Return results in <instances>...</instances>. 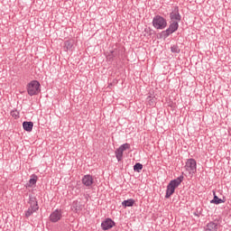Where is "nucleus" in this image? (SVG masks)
<instances>
[{
    "mask_svg": "<svg viewBox=\"0 0 231 231\" xmlns=\"http://www.w3.org/2000/svg\"><path fill=\"white\" fill-rule=\"evenodd\" d=\"M49 219L51 223H59L62 219V210L55 209L52 213H51Z\"/></svg>",
    "mask_w": 231,
    "mask_h": 231,
    "instance_id": "nucleus-7",
    "label": "nucleus"
},
{
    "mask_svg": "<svg viewBox=\"0 0 231 231\" xmlns=\"http://www.w3.org/2000/svg\"><path fill=\"white\" fill-rule=\"evenodd\" d=\"M134 203H135V201L134 199H128L122 202V207L124 208H127V207H133L134 205Z\"/></svg>",
    "mask_w": 231,
    "mask_h": 231,
    "instance_id": "nucleus-12",
    "label": "nucleus"
},
{
    "mask_svg": "<svg viewBox=\"0 0 231 231\" xmlns=\"http://www.w3.org/2000/svg\"><path fill=\"white\" fill-rule=\"evenodd\" d=\"M11 116H13V118H19V112H17V110H12Z\"/></svg>",
    "mask_w": 231,
    "mask_h": 231,
    "instance_id": "nucleus-23",
    "label": "nucleus"
},
{
    "mask_svg": "<svg viewBox=\"0 0 231 231\" xmlns=\"http://www.w3.org/2000/svg\"><path fill=\"white\" fill-rule=\"evenodd\" d=\"M81 181L85 187H91L94 183L93 176L87 174L82 178Z\"/></svg>",
    "mask_w": 231,
    "mask_h": 231,
    "instance_id": "nucleus-10",
    "label": "nucleus"
},
{
    "mask_svg": "<svg viewBox=\"0 0 231 231\" xmlns=\"http://www.w3.org/2000/svg\"><path fill=\"white\" fill-rule=\"evenodd\" d=\"M183 180H185V177L183 176V173H182L177 179H174L170 181V183L167 186L166 195H165V198L167 199H169V198H171V196H172V194H174V192L176 191V189H178L180 187V185H181Z\"/></svg>",
    "mask_w": 231,
    "mask_h": 231,
    "instance_id": "nucleus-1",
    "label": "nucleus"
},
{
    "mask_svg": "<svg viewBox=\"0 0 231 231\" xmlns=\"http://www.w3.org/2000/svg\"><path fill=\"white\" fill-rule=\"evenodd\" d=\"M75 211L79 212V208H77V206L75 207Z\"/></svg>",
    "mask_w": 231,
    "mask_h": 231,
    "instance_id": "nucleus-26",
    "label": "nucleus"
},
{
    "mask_svg": "<svg viewBox=\"0 0 231 231\" xmlns=\"http://www.w3.org/2000/svg\"><path fill=\"white\" fill-rule=\"evenodd\" d=\"M116 158L118 162H122V158H124V152L121 148L116 150Z\"/></svg>",
    "mask_w": 231,
    "mask_h": 231,
    "instance_id": "nucleus-15",
    "label": "nucleus"
},
{
    "mask_svg": "<svg viewBox=\"0 0 231 231\" xmlns=\"http://www.w3.org/2000/svg\"><path fill=\"white\" fill-rule=\"evenodd\" d=\"M26 89L30 97H34L41 91V83L37 80H32L27 84Z\"/></svg>",
    "mask_w": 231,
    "mask_h": 231,
    "instance_id": "nucleus-3",
    "label": "nucleus"
},
{
    "mask_svg": "<svg viewBox=\"0 0 231 231\" xmlns=\"http://www.w3.org/2000/svg\"><path fill=\"white\" fill-rule=\"evenodd\" d=\"M113 226H116V223H115L111 218H106L101 223L102 230H111Z\"/></svg>",
    "mask_w": 231,
    "mask_h": 231,
    "instance_id": "nucleus-8",
    "label": "nucleus"
},
{
    "mask_svg": "<svg viewBox=\"0 0 231 231\" xmlns=\"http://www.w3.org/2000/svg\"><path fill=\"white\" fill-rule=\"evenodd\" d=\"M28 203L30 205L29 208L32 210V212H37V210H39V202L37 201V198L30 196Z\"/></svg>",
    "mask_w": 231,
    "mask_h": 231,
    "instance_id": "nucleus-9",
    "label": "nucleus"
},
{
    "mask_svg": "<svg viewBox=\"0 0 231 231\" xmlns=\"http://www.w3.org/2000/svg\"><path fill=\"white\" fill-rule=\"evenodd\" d=\"M35 214V211L32 210L30 208L24 211L25 217H30V216H33Z\"/></svg>",
    "mask_w": 231,
    "mask_h": 231,
    "instance_id": "nucleus-20",
    "label": "nucleus"
},
{
    "mask_svg": "<svg viewBox=\"0 0 231 231\" xmlns=\"http://www.w3.org/2000/svg\"><path fill=\"white\" fill-rule=\"evenodd\" d=\"M184 169L189 172V174L194 176V174L198 172V162L194 159H188Z\"/></svg>",
    "mask_w": 231,
    "mask_h": 231,
    "instance_id": "nucleus-4",
    "label": "nucleus"
},
{
    "mask_svg": "<svg viewBox=\"0 0 231 231\" xmlns=\"http://www.w3.org/2000/svg\"><path fill=\"white\" fill-rule=\"evenodd\" d=\"M178 28H180V23L178 22H171L169 27L162 31V35L164 39H167L170 35H172L175 32H178Z\"/></svg>",
    "mask_w": 231,
    "mask_h": 231,
    "instance_id": "nucleus-5",
    "label": "nucleus"
},
{
    "mask_svg": "<svg viewBox=\"0 0 231 231\" xmlns=\"http://www.w3.org/2000/svg\"><path fill=\"white\" fill-rule=\"evenodd\" d=\"M152 26L155 30H165L167 28V19L163 16L157 14L152 19Z\"/></svg>",
    "mask_w": 231,
    "mask_h": 231,
    "instance_id": "nucleus-2",
    "label": "nucleus"
},
{
    "mask_svg": "<svg viewBox=\"0 0 231 231\" xmlns=\"http://www.w3.org/2000/svg\"><path fill=\"white\" fill-rule=\"evenodd\" d=\"M64 48L68 51V50H71V48H73V42L71 41H66L64 42Z\"/></svg>",
    "mask_w": 231,
    "mask_h": 231,
    "instance_id": "nucleus-19",
    "label": "nucleus"
},
{
    "mask_svg": "<svg viewBox=\"0 0 231 231\" xmlns=\"http://www.w3.org/2000/svg\"><path fill=\"white\" fill-rule=\"evenodd\" d=\"M146 100H147V103L149 104V106H151L156 105V97H154L149 96Z\"/></svg>",
    "mask_w": 231,
    "mask_h": 231,
    "instance_id": "nucleus-18",
    "label": "nucleus"
},
{
    "mask_svg": "<svg viewBox=\"0 0 231 231\" xmlns=\"http://www.w3.org/2000/svg\"><path fill=\"white\" fill-rule=\"evenodd\" d=\"M107 59H109V60H115V58L113 56V51H110V53L107 55Z\"/></svg>",
    "mask_w": 231,
    "mask_h": 231,
    "instance_id": "nucleus-24",
    "label": "nucleus"
},
{
    "mask_svg": "<svg viewBox=\"0 0 231 231\" xmlns=\"http://www.w3.org/2000/svg\"><path fill=\"white\" fill-rule=\"evenodd\" d=\"M207 231H217V225L215 222L208 223Z\"/></svg>",
    "mask_w": 231,
    "mask_h": 231,
    "instance_id": "nucleus-14",
    "label": "nucleus"
},
{
    "mask_svg": "<svg viewBox=\"0 0 231 231\" xmlns=\"http://www.w3.org/2000/svg\"><path fill=\"white\" fill-rule=\"evenodd\" d=\"M23 128L27 133H32V131L33 130V122H32V121H24L23 123Z\"/></svg>",
    "mask_w": 231,
    "mask_h": 231,
    "instance_id": "nucleus-11",
    "label": "nucleus"
},
{
    "mask_svg": "<svg viewBox=\"0 0 231 231\" xmlns=\"http://www.w3.org/2000/svg\"><path fill=\"white\" fill-rule=\"evenodd\" d=\"M119 148H121L123 152L127 151V149H131V144L125 143L122 144Z\"/></svg>",
    "mask_w": 231,
    "mask_h": 231,
    "instance_id": "nucleus-22",
    "label": "nucleus"
},
{
    "mask_svg": "<svg viewBox=\"0 0 231 231\" xmlns=\"http://www.w3.org/2000/svg\"><path fill=\"white\" fill-rule=\"evenodd\" d=\"M171 53H180V47H178V45H172L171 47Z\"/></svg>",
    "mask_w": 231,
    "mask_h": 231,
    "instance_id": "nucleus-21",
    "label": "nucleus"
},
{
    "mask_svg": "<svg viewBox=\"0 0 231 231\" xmlns=\"http://www.w3.org/2000/svg\"><path fill=\"white\" fill-rule=\"evenodd\" d=\"M210 203L214 205H221V203H225V200L217 198V195H216V192H214V197H213V199L210 200Z\"/></svg>",
    "mask_w": 231,
    "mask_h": 231,
    "instance_id": "nucleus-13",
    "label": "nucleus"
},
{
    "mask_svg": "<svg viewBox=\"0 0 231 231\" xmlns=\"http://www.w3.org/2000/svg\"><path fill=\"white\" fill-rule=\"evenodd\" d=\"M37 180H39V177H37V175H31V179L29 180V187H33V185H36Z\"/></svg>",
    "mask_w": 231,
    "mask_h": 231,
    "instance_id": "nucleus-16",
    "label": "nucleus"
},
{
    "mask_svg": "<svg viewBox=\"0 0 231 231\" xmlns=\"http://www.w3.org/2000/svg\"><path fill=\"white\" fill-rule=\"evenodd\" d=\"M142 169H143V164L140 163V162H136L134 165V172H142Z\"/></svg>",
    "mask_w": 231,
    "mask_h": 231,
    "instance_id": "nucleus-17",
    "label": "nucleus"
},
{
    "mask_svg": "<svg viewBox=\"0 0 231 231\" xmlns=\"http://www.w3.org/2000/svg\"><path fill=\"white\" fill-rule=\"evenodd\" d=\"M170 21L172 23H179L181 21V14H180V7L174 6L170 13Z\"/></svg>",
    "mask_w": 231,
    "mask_h": 231,
    "instance_id": "nucleus-6",
    "label": "nucleus"
},
{
    "mask_svg": "<svg viewBox=\"0 0 231 231\" xmlns=\"http://www.w3.org/2000/svg\"><path fill=\"white\" fill-rule=\"evenodd\" d=\"M113 57L114 59H116V57H118V53H116V51H113Z\"/></svg>",
    "mask_w": 231,
    "mask_h": 231,
    "instance_id": "nucleus-25",
    "label": "nucleus"
}]
</instances>
